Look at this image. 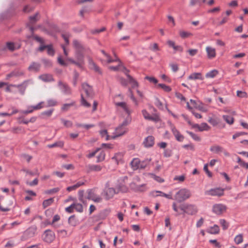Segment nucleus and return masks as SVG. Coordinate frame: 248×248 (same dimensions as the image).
I'll return each mask as SVG.
<instances>
[{"label": "nucleus", "mask_w": 248, "mask_h": 248, "mask_svg": "<svg viewBox=\"0 0 248 248\" xmlns=\"http://www.w3.org/2000/svg\"><path fill=\"white\" fill-rule=\"evenodd\" d=\"M104 54V56L106 57L107 63H109L114 62H117L118 65L116 66H109L108 69L110 70H112L114 71H121L123 72L125 74H127V72H129V70H128L122 64L121 62L118 59H116L115 60L112 59L110 56L107 54L104 50L101 51Z\"/></svg>", "instance_id": "1"}, {"label": "nucleus", "mask_w": 248, "mask_h": 248, "mask_svg": "<svg viewBox=\"0 0 248 248\" xmlns=\"http://www.w3.org/2000/svg\"><path fill=\"white\" fill-rule=\"evenodd\" d=\"M120 187L114 186L111 181H108L106 185L104 190V196L106 200H108L113 197L115 194L120 192Z\"/></svg>", "instance_id": "2"}, {"label": "nucleus", "mask_w": 248, "mask_h": 248, "mask_svg": "<svg viewBox=\"0 0 248 248\" xmlns=\"http://www.w3.org/2000/svg\"><path fill=\"white\" fill-rule=\"evenodd\" d=\"M115 105L118 111L123 112L126 116V119L130 120V115L132 110L129 106L124 102H117L115 101Z\"/></svg>", "instance_id": "3"}, {"label": "nucleus", "mask_w": 248, "mask_h": 248, "mask_svg": "<svg viewBox=\"0 0 248 248\" xmlns=\"http://www.w3.org/2000/svg\"><path fill=\"white\" fill-rule=\"evenodd\" d=\"M151 159L145 160L140 161L138 158H134L131 162V166L133 170H137L138 169H144L148 164L151 161Z\"/></svg>", "instance_id": "4"}, {"label": "nucleus", "mask_w": 248, "mask_h": 248, "mask_svg": "<svg viewBox=\"0 0 248 248\" xmlns=\"http://www.w3.org/2000/svg\"><path fill=\"white\" fill-rule=\"evenodd\" d=\"M191 196L190 192L186 188H182L178 191L174 196V200L182 202L188 199Z\"/></svg>", "instance_id": "5"}, {"label": "nucleus", "mask_w": 248, "mask_h": 248, "mask_svg": "<svg viewBox=\"0 0 248 248\" xmlns=\"http://www.w3.org/2000/svg\"><path fill=\"white\" fill-rule=\"evenodd\" d=\"M130 121V120L128 119H125L121 125L116 128L115 135L112 137V138L114 139L116 137L122 136L126 133L128 130L126 126L128 124Z\"/></svg>", "instance_id": "6"}, {"label": "nucleus", "mask_w": 248, "mask_h": 248, "mask_svg": "<svg viewBox=\"0 0 248 248\" xmlns=\"http://www.w3.org/2000/svg\"><path fill=\"white\" fill-rule=\"evenodd\" d=\"M86 198L95 203H100L103 201V198L97 193L96 190L94 189H88L87 191Z\"/></svg>", "instance_id": "7"}, {"label": "nucleus", "mask_w": 248, "mask_h": 248, "mask_svg": "<svg viewBox=\"0 0 248 248\" xmlns=\"http://www.w3.org/2000/svg\"><path fill=\"white\" fill-rule=\"evenodd\" d=\"M184 214L188 215H194L197 212V209L196 206L192 204H183L180 205L179 207Z\"/></svg>", "instance_id": "8"}, {"label": "nucleus", "mask_w": 248, "mask_h": 248, "mask_svg": "<svg viewBox=\"0 0 248 248\" xmlns=\"http://www.w3.org/2000/svg\"><path fill=\"white\" fill-rule=\"evenodd\" d=\"M37 230L36 226H32L27 229L23 233L21 239L25 241L35 236Z\"/></svg>", "instance_id": "9"}, {"label": "nucleus", "mask_w": 248, "mask_h": 248, "mask_svg": "<svg viewBox=\"0 0 248 248\" xmlns=\"http://www.w3.org/2000/svg\"><path fill=\"white\" fill-rule=\"evenodd\" d=\"M42 237L44 241L47 243H50L55 239V234L52 231L47 230L45 231Z\"/></svg>", "instance_id": "10"}, {"label": "nucleus", "mask_w": 248, "mask_h": 248, "mask_svg": "<svg viewBox=\"0 0 248 248\" xmlns=\"http://www.w3.org/2000/svg\"><path fill=\"white\" fill-rule=\"evenodd\" d=\"M141 113L145 120L154 122H158L160 121V118L157 114L150 115L146 109L142 110Z\"/></svg>", "instance_id": "11"}, {"label": "nucleus", "mask_w": 248, "mask_h": 248, "mask_svg": "<svg viewBox=\"0 0 248 248\" xmlns=\"http://www.w3.org/2000/svg\"><path fill=\"white\" fill-rule=\"evenodd\" d=\"M227 206L221 203L215 204L213 205L212 211L217 215H220L226 212Z\"/></svg>", "instance_id": "12"}, {"label": "nucleus", "mask_w": 248, "mask_h": 248, "mask_svg": "<svg viewBox=\"0 0 248 248\" xmlns=\"http://www.w3.org/2000/svg\"><path fill=\"white\" fill-rule=\"evenodd\" d=\"M224 189L220 188H213L206 191L205 194L212 196L221 197L224 195Z\"/></svg>", "instance_id": "13"}, {"label": "nucleus", "mask_w": 248, "mask_h": 248, "mask_svg": "<svg viewBox=\"0 0 248 248\" xmlns=\"http://www.w3.org/2000/svg\"><path fill=\"white\" fill-rule=\"evenodd\" d=\"M83 92L85 93L88 98H92L93 95V93L92 87L88 84L83 83L82 85Z\"/></svg>", "instance_id": "14"}, {"label": "nucleus", "mask_w": 248, "mask_h": 248, "mask_svg": "<svg viewBox=\"0 0 248 248\" xmlns=\"http://www.w3.org/2000/svg\"><path fill=\"white\" fill-rule=\"evenodd\" d=\"M170 126L171 131L175 136L176 139L179 141H182L184 139V136L179 133V132L177 130L175 126L171 124H170Z\"/></svg>", "instance_id": "15"}, {"label": "nucleus", "mask_w": 248, "mask_h": 248, "mask_svg": "<svg viewBox=\"0 0 248 248\" xmlns=\"http://www.w3.org/2000/svg\"><path fill=\"white\" fill-rule=\"evenodd\" d=\"M193 128H197L199 131H208L210 127L206 123H203L201 124H194L192 125Z\"/></svg>", "instance_id": "16"}, {"label": "nucleus", "mask_w": 248, "mask_h": 248, "mask_svg": "<svg viewBox=\"0 0 248 248\" xmlns=\"http://www.w3.org/2000/svg\"><path fill=\"white\" fill-rule=\"evenodd\" d=\"M155 144V138L152 136H149L146 138L143 141V144L146 147H152Z\"/></svg>", "instance_id": "17"}, {"label": "nucleus", "mask_w": 248, "mask_h": 248, "mask_svg": "<svg viewBox=\"0 0 248 248\" xmlns=\"http://www.w3.org/2000/svg\"><path fill=\"white\" fill-rule=\"evenodd\" d=\"M87 172H91L93 171L98 172L101 170L102 167L98 165H88L86 166Z\"/></svg>", "instance_id": "18"}, {"label": "nucleus", "mask_w": 248, "mask_h": 248, "mask_svg": "<svg viewBox=\"0 0 248 248\" xmlns=\"http://www.w3.org/2000/svg\"><path fill=\"white\" fill-rule=\"evenodd\" d=\"M205 49L209 59H213L216 57V52L214 48L211 46H207Z\"/></svg>", "instance_id": "19"}, {"label": "nucleus", "mask_w": 248, "mask_h": 248, "mask_svg": "<svg viewBox=\"0 0 248 248\" xmlns=\"http://www.w3.org/2000/svg\"><path fill=\"white\" fill-rule=\"evenodd\" d=\"M152 195L153 197H157V196H162V197H164L169 199H172L171 194H165L160 191H153L152 192Z\"/></svg>", "instance_id": "20"}, {"label": "nucleus", "mask_w": 248, "mask_h": 248, "mask_svg": "<svg viewBox=\"0 0 248 248\" xmlns=\"http://www.w3.org/2000/svg\"><path fill=\"white\" fill-rule=\"evenodd\" d=\"M189 80H203V77L201 73H193L188 77Z\"/></svg>", "instance_id": "21"}, {"label": "nucleus", "mask_w": 248, "mask_h": 248, "mask_svg": "<svg viewBox=\"0 0 248 248\" xmlns=\"http://www.w3.org/2000/svg\"><path fill=\"white\" fill-rule=\"evenodd\" d=\"M210 151L215 154H219L223 152V148L219 145H214L210 148Z\"/></svg>", "instance_id": "22"}, {"label": "nucleus", "mask_w": 248, "mask_h": 248, "mask_svg": "<svg viewBox=\"0 0 248 248\" xmlns=\"http://www.w3.org/2000/svg\"><path fill=\"white\" fill-rule=\"evenodd\" d=\"M129 72H127V74H125L127 77V80L128 82L131 85L132 88H134L138 87V83L131 76L128 74Z\"/></svg>", "instance_id": "23"}, {"label": "nucleus", "mask_w": 248, "mask_h": 248, "mask_svg": "<svg viewBox=\"0 0 248 248\" xmlns=\"http://www.w3.org/2000/svg\"><path fill=\"white\" fill-rule=\"evenodd\" d=\"M179 34L180 36L183 39L189 38L193 36V34L191 32L184 30H180Z\"/></svg>", "instance_id": "24"}, {"label": "nucleus", "mask_w": 248, "mask_h": 248, "mask_svg": "<svg viewBox=\"0 0 248 248\" xmlns=\"http://www.w3.org/2000/svg\"><path fill=\"white\" fill-rule=\"evenodd\" d=\"M25 192L28 194V195L25 197L26 201H32L33 200L32 197L36 196V193L32 190H25Z\"/></svg>", "instance_id": "25"}, {"label": "nucleus", "mask_w": 248, "mask_h": 248, "mask_svg": "<svg viewBox=\"0 0 248 248\" xmlns=\"http://www.w3.org/2000/svg\"><path fill=\"white\" fill-rule=\"evenodd\" d=\"M6 46L11 51H14L20 47V45L18 44H15L12 42L7 43Z\"/></svg>", "instance_id": "26"}, {"label": "nucleus", "mask_w": 248, "mask_h": 248, "mask_svg": "<svg viewBox=\"0 0 248 248\" xmlns=\"http://www.w3.org/2000/svg\"><path fill=\"white\" fill-rule=\"evenodd\" d=\"M99 134L102 138H104L106 140H108L110 139H113L112 137L114 136H109L107 130L106 129L101 130L99 131Z\"/></svg>", "instance_id": "27"}, {"label": "nucleus", "mask_w": 248, "mask_h": 248, "mask_svg": "<svg viewBox=\"0 0 248 248\" xmlns=\"http://www.w3.org/2000/svg\"><path fill=\"white\" fill-rule=\"evenodd\" d=\"M89 67L91 69L93 70L96 72L101 74V71L100 68L91 60H89Z\"/></svg>", "instance_id": "28"}, {"label": "nucleus", "mask_w": 248, "mask_h": 248, "mask_svg": "<svg viewBox=\"0 0 248 248\" xmlns=\"http://www.w3.org/2000/svg\"><path fill=\"white\" fill-rule=\"evenodd\" d=\"M59 85L60 86L62 92L65 94H70L71 93L70 89L67 86L66 84L62 83V82H59Z\"/></svg>", "instance_id": "29"}, {"label": "nucleus", "mask_w": 248, "mask_h": 248, "mask_svg": "<svg viewBox=\"0 0 248 248\" xmlns=\"http://www.w3.org/2000/svg\"><path fill=\"white\" fill-rule=\"evenodd\" d=\"M40 67L39 63L33 62L29 66L28 69L30 71H38Z\"/></svg>", "instance_id": "30"}, {"label": "nucleus", "mask_w": 248, "mask_h": 248, "mask_svg": "<svg viewBox=\"0 0 248 248\" xmlns=\"http://www.w3.org/2000/svg\"><path fill=\"white\" fill-rule=\"evenodd\" d=\"M207 232L211 234H217L219 232V228L217 225L209 228Z\"/></svg>", "instance_id": "31"}, {"label": "nucleus", "mask_w": 248, "mask_h": 248, "mask_svg": "<svg viewBox=\"0 0 248 248\" xmlns=\"http://www.w3.org/2000/svg\"><path fill=\"white\" fill-rule=\"evenodd\" d=\"M39 78L45 82H49L53 80L52 75L49 74H44L41 75Z\"/></svg>", "instance_id": "32"}, {"label": "nucleus", "mask_w": 248, "mask_h": 248, "mask_svg": "<svg viewBox=\"0 0 248 248\" xmlns=\"http://www.w3.org/2000/svg\"><path fill=\"white\" fill-rule=\"evenodd\" d=\"M27 85V82H24L21 84L16 85V88L21 94H24Z\"/></svg>", "instance_id": "33"}, {"label": "nucleus", "mask_w": 248, "mask_h": 248, "mask_svg": "<svg viewBox=\"0 0 248 248\" xmlns=\"http://www.w3.org/2000/svg\"><path fill=\"white\" fill-rule=\"evenodd\" d=\"M222 117L224 120L229 124H232L234 123V118L232 116L224 115Z\"/></svg>", "instance_id": "34"}, {"label": "nucleus", "mask_w": 248, "mask_h": 248, "mask_svg": "<svg viewBox=\"0 0 248 248\" xmlns=\"http://www.w3.org/2000/svg\"><path fill=\"white\" fill-rule=\"evenodd\" d=\"M123 157V154L122 153H118L115 155L112 159L115 160L116 162L118 164L122 160Z\"/></svg>", "instance_id": "35"}, {"label": "nucleus", "mask_w": 248, "mask_h": 248, "mask_svg": "<svg viewBox=\"0 0 248 248\" xmlns=\"http://www.w3.org/2000/svg\"><path fill=\"white\" fill-rule=\"evenodd\" d=\"M12 112L11 113L0 112V116H11L18 112V110L14 107H12Z\"/></svg>", "instance_id": "36"}, {"label": "nucleus", "mask_w": 248, "mask_h": 248, "mask_svg": "<svg viewBox=\"0 0 248 248\" xmlns=\"http://www.w3.org/2000/svg\"><path fill=\"white\" fill-rule=\"evenodd\" d=\"M54 202L53 198H50L44 201L42 205L44 208H46L47 207L50 205Z\"/></svg>", "instance_id": "37"}, {"label": "nucleus", "mask_w": 248, "mask_h": 248, "mask_svg": "<svg viewBox=\"0 0 248 248\" xmlns=\"http://www.w3.org/2000/svg\"><path fill=\"white\" fill-rule=\"evenodd\" d=\"M157 87L162 89L165 92L167 93L170 92L171 91V88L170 86L164 84H158Z\"/></svg>", "instance_id": "38"}, {"label": "nucleus", "mask_w": 248, "mask_h": 248, "mask_svg": "<svg viewBox=\"0 0 248 248\" xmlns=\"http://www.w3.org/2000/svg\"><path fill=\"white\" fill-rule=\"evenodd\" d=\"M237 162L242 167L248 169V163L243 161L239 156H237Z\"/></svg>", "instance_id": "39"}, {"label": "nucleus", "mask_w": 248, "mask_h": 248, "mask_svg": "<svg viewBox=\"0 0 248 248\" xmlns=\"http://www.w3.org/2000/svg\"><path fill=\"white\" fill-rule=\"evenodd\" d=\"M234 241L237 245H239V244L242 243L243 241V235L242 234L237 235L235 237Z\"/></svg>", "instance_id": "40"}, {"label": "nucleus", "mask_w": 248, "mask_h": 248, "mask_svg": "<svg viewBox=\"0 0 248 248\" xmlns=\"http://www.w3.org/2000/svg\"><path fill=\"white\" fill-rule=\"evenodd\" d=\"M106 154L104 151H101L97 156V162H102L105 158Z\"/></svg>", "instance_id": "41"}, {"label": "nucleus", "mask_w": 248, "mask_h": 248, "mask_svg": "<svg viewBox=\"0 0 248 248\" xmlns=\"http://www.w3.org/2000/svg\"><path fill=\"white\" fill-rule=\"evenodd\" d=\"M218 74L217 71L214 70L206 73L205 77L207 78H213Z\"/></svg>", "instance_id": "42"}, {"label": "nucleus", "mask_w": 248, "mask_h": 248, "mask_svg": "<svg viewBox=\"0 0 248 248\" xmlns=\"http://www.w3.org/2000/svg\"><path fill=\"white\" fill-rule=\"evenodd\" d=\"M74 205L76 211L80 213L83 212V206L81 204L79 203H74Z\"/></svg>", "instance_id": "43"}, {"label": "nucleus", "mask_w": 248, "mask_h": 248, "mask_svg": "<svg viewBox=\"0 0 248 248\" xmlns=\"http://www.w3.org/2000/svg\"><path fill=\"white\" fill-rule=\"evenodd\" d=\"M63 144H64L62 141H59L52 144H49L47 145V147L49 148H52L56 147H63Z\"/></svg>", "instance_id": "44"}, {"label": "nucleus", "mask_w": 248, "mask_h": 248, "mask_svg": "<svg viewBox=\"0 0 248 248\" xmlns=\"http://www.w3.org/2000/svg\"><path fill=\"white\" fill-rule=\"evenodd\" d=\"M219 223L221 225L222 229L224 230L227 229L229 227V223L224 219H220Z\"/></svg>", "instance_id": "45"}, {"label": "nucleus", "mask_w": 248, "mask_h": 248, "mask_svg": "<svg viewBox=\"0 0 248 248\" xmlns=\"http://www.w3.org/2000/svg\"><path fill=\"white\" fill-rule=\"evenodd\" d=\"M16 89L17 88L16 85L10 84L7 85L6 91L9 92H15L16 91Z\"/></svg>", "instance_id": "46"}, {"label": "nucleus", "mask_w": 248, "mask_h": 248, "mask_svg": "<svg viewBox=\"0 0 248 248\" xmlns=\"http://www.w3.org/2000/svg\"><path fill=\"white\" fill-rule=\"evenodd\" d=\"M128 95L130 96V98L133 101V102L136 105H138V102L136 98L134 96L133 93L130 88L128 89Z\"/></svg>", "instance_id": "47"}, {"label": "nucleus", "mask_w": 248, "mask_h": 248, "mask_svg": "<svg viewBox=\"0 0 248 248\" xmlns=\"http://www.w3.org/2000/svg\"><path fill=\"white\" fill-rule=\"evenodd\" d=\"M67 60L69 61V62H70L71 63H74L79 67H81L82 66V65L83 64L82 57L81 58V59H80L79 62H76L70 58L67 59Z\"/></svg>", "instance_id": "48"}, {"label": "nucleus", "mask_w": 248, "mask_h": 248, "mask_svg": "<svg viewBox=\"0 0 248 248\" xmlns=\"http://www.w3.org/2000/svg\"><path fill=\"white\" fill-rule=\"evenodd\" d=\"M57 102L55 99H49L47 101V105L46 107H52L57 105Z\"/></svg>", "instance_id": "49"}, {"label": "nucleus", "mask_w": 248, "mask_h": 248, "mask_svg": "<svg viewBox=\"0 0 248 248\" xmlns=\"http://www.w3.org/2000/svg\"><path fill=\"white\" fill-rule=\"evenodd\" d=\"M81 104L83 106H84V107H88V108L90 107L91 105L89 103H88L86 101V100L85 99L83 93H81Z\"/></svg>", "instance_id": "50"}, {"label": "nucleus", "mask_w": 248, "mask_h": 248, "mask_svg": "<svg viewBox=\"0 0 248 248\" xmlns=\"http://www.w3.org/2000/svg\"><path fill=\"white\" fill-rule=\"evenodd\" d=\"M187 133L191 137V138L195 140L199 141L201 140V138L197 135L193 133L192 132H187Z\"/></svg>", "instance_id": "51"}, {"label": "nucleus", "mask_w": 248, "mask_h": 248, "mask_svg": "<svg viewBox=\"0 0 248 248\" xmlns=\"http://www.w3.org/2000/svg\"><path fill=\"white\" fill-rule=\"evenodd\" d=\"M60 190V188L59 187H55L52 189L47 190L45 193L47 194H52L57 193Z\"/></svg>", "instance_id": "52"}, {"label": "nucleus", "mask_w": 248, "mask_h": 248, "mask_svg": "<svg viewBox=\"0 0 248 248\" xmlns=\"http://www.w3.org/2000/svg\"><path fill=\"white\" fill-rule=\"evenodd\" d=\"M47 54L50 56H53L54 55V50L52 48L51 45H47V47L46 48Z\"/></svg>", "instance_id": "53"}, {"label": "nucleus", "mask_w": 248, "mask_h": 248, "mask_svg": "<svg viewBox=\"0 0 248 248\" xmlns=\"http://www.w3.org/2000/svg\"><path fill=\"white\" fill-rule=\"evenodd\" d=\"M237 96L241 98H247L248 97V94L246 92L237 91Z\"/></svg>", "instance_id": "54"}, {"label": "nucleus", "mask_w": 248, "mask_h": 248, "mask_svg": "<svg viewBox=\"0 0 248 248\" xmlns=\"http://www.w3.org/2000/svg\"><path fill=\"white\" fill-rule=\"evenodd\" d=\"M33 9V7H31L29 5H27L23 8V12L24 14H29Z\"/></svg>", "instance_id": "55"}, {"label": "nucleus", "mask_w": 248, "mask_h": 248, "mask_svg": "<svg viewBox=\"0 0 248 248\" xmlns=\"http://www.w3.org/2000/svg\"><path fill=\"white\" fill-rule=\"evenodd\" d=\"M197 109L203 112H207L208 111L207 108L202 103L198 105Z\"/></svg>", "instance_id": "56"}, {"label": "nucleus", "mask_w": 248, "mask_h": 248, "mask_svg": "<svg viewBox=\"0 0 248 248\" xmlns=\"http://www.w3.org/2000/svg\"><path fill=\"white\" fill-rule=\"evenodd\" d=\"M185 175L184 174L180 176H176L174 178V180L178 181L180 182H183L185 180Z\"/></svg>", "instance_id": "57"}, {"label": "nucleus", "mask_w": 248, "mask_h": 248, "mask_svg": "<svg viewBox=\"0 0 248 248\" xmlns=\"http://www.w3.org/2000/svg\"><path fill=\"white\" fill-rule=\"evenodd\" d=\"M187 52L191 56H194L198 53V50L197 49H189L187 50Z\"/></svg>", "instance_id": "58"}, {"label": "nucleus", "mask_w": 248, "mask_h": 248, "mask_svg": "<svg viewBox=\"0 0 248 248\" xmlns=\"http://www.w3.org/2000/svg\"><path fill=\"white\" fill-rule=\"evenodd\" d=\"M45 107H46V106L44 105V102H41L38 103L37 105L33 106V108L35 110H38L41 109L42 108Z\"/></svg>", "instance_id": "59"}, {"label": "nucleus", "mask_w": 248, "mask_h": 248, "mask_svg": "<svg viewBox=\"0 0 248 248\" xmlns=\"http://www.w3.org/2000/svg\"><path fill=\"white\" fill-rule=\"evenodd\" d=\"M145 79L148 80L150 82H153L155 84H156L158 82V80L155 78L152 77L146 76L145 78Z\"/></svg>", "instance_id": "60"}, {"label": "nucleus", "mask_w": 248, "mask_h": 248, "mask_svg": "<svg viewBox=\"0 0 248 248\" xmlns=\"http://www.w3.org/2000/svg\"><path fill=\"white\" fill-rule=\"evenodd\" d=\"M220 10L219 7H215L208 11V13L212 14H217Z\"/></svg>", "instance_id": "61"}, {"label": "nucleus", "mask_w": 248, "mask_h": 248, "mask_svg": "<svg viewBox=\"0 0 248 248\" xmlns=\"http://www.w3.org/2000/svg\"><path fill=\"white\" fill-rule=\"evenodd\" d=\"M74 210H75V208H74V203L72 204L70 206H69L65 208L66 212H67L69 213H73L74 212Z\"/></svg>", "instance_id": "62"}, {"label": "nucleus", "mask_w": 248, "mask_h": 248, "mask_svg": "<svg viewBox=\"0 0 248 248\" xmlns=\"http://www.w3.org/2000/svg\"><path fill=\"white\" fill-rule=\"evenodd\" d=\"M175 96L181 101H186V98L182 94L179 93H175Z\"/></svg>", "instance_id": "63"}, {"label": "nucleus", "mask_w": 248, "mask_h": 248, "mask_svg": "<svg viewBox=\"0 0 248 248\" xmlns=\"http://www.w3.org/2000/svg\"><path fill=\"white\" fill-rule=\"evenodd\" d=\"M151 175L152 176V178L157 182L159 183H162L164 182V180L159 176L155 175L153 174H152Z\"/></svg>", "instance_id": "64"}]
</instances>
